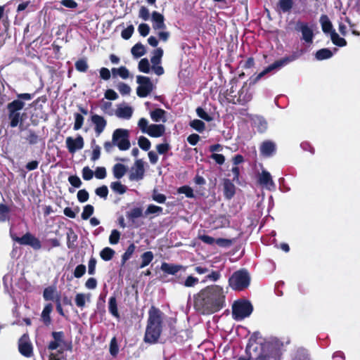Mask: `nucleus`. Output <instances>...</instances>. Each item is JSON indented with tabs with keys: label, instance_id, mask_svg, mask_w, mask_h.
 I'll list each match as a JSON object with an SVG mask.
<instances>
[{
	"label": "nucleus",
	"instance_id": "nucleus-1",
	"mask_svg": "<svg viewBox=\"0 0 360 360\" xmlns=\"http://www.w3.org/2000/svg\"><path fill=\"white\" fill-rule=\"evenodd\" d=\"M226 294L224 289L218 285L207 286L195 297V307L202 314L215 313L225 307Z\"/></svg>",
	"mask_w": 360,
	"mask_h": 360
},
{
	"label": "nucleus",
	"instance_id": "nucleus-2",
	"mask_svg": "<svg viewBox=\"0 0 360 360\" xmlns=\"http://www.w3.org/2000/svg\"><path fill=\"white\" fill-rule=\"evenodd\" d=\"M164 314L158 308L152 306L148 311V319L144 335V341L155 344L160 338L163 329Z\"/></svg>",
	"mask_w": 360,
	"mask_h": 360
},
{
	"label": "nucleus",
	"instance_id": "nucleus-3",
	"mask_svg": "<svg viewBox=\"0 0 360 360\" xmlns=\"http://www.w3.org/2000/svg\"><path fill=\"white\" fill-rule=\"evenodd\" d=\"M253 307L250 301L238 300L232 305V316L236 321L248 317L252 312Z\"/></svg>",
	"mask_w": 360,
	"mask_h": 360
},
{
	"label": "nucleus",
	"instance_id": "nucleus-4",
	"mask_svg": "<svg viewBox=\"0 0 360 360\" xmlns=\"http://www.w3.org/2000/svg\"><path fill=\"white\" fill-rule=\"evenodd\" d=\"M53 340L48 345L49 350L58 349L60 354L65 351H70L72 349V344L65 340V334L63 331H53L51 333Z\"/></svg>",
	"mask_w": 360,
	"mask_h": 360
},
{
	"label": "nucleus",
	"instance_id": "nucleus-5",
	"mask_svg": "<svg viewBox=\"0 0 360 360\" xmlns=\"http://www.w3.org/2000/svg\"><path fill=\"white\" fill-rule=\"evenodd\" d=\"M250 281V276L245 270L236 271L229 279L230 287L235 290H243L248 288Z\"/></svg>",
	"mask_w": 360,
	"mask_h": 360
},
{
	"label": "nucleus",
	"instance_id": "nucleus-6",
	"mask_svg": "<svg viewBox=\"0 0 360 360\" xmlns=\"http://www.w3.org/2000/svg\"><path fill=\"white\" fill-rule=\"evenodd\" d=\"M129 133L127 129H117L112 134V141L120 150H127L130 148Z\"/></svg>",
	"mask_w": 360,
	"mask_h": 360
},
{
	"label": "nucleus",
	"instance_id": "nucleus-7",
	"mask_svg": "<svg viewBox=\"0 0 360 360\" xmlns=\"http://www.w3.org/2000/svg\"><path fill=\"white\" fill-rule=\"evenodd\" d=\"M232 89L233 87L227 95V100L229 103L233 104L245 105L252 100V94L247 86H243L238 91V95H232V93L233 92Z\"/></svg>",
	"mask_w": 360,
	"mask_h": 360
},
{
	"label": "nucleus",
	"instance_id": "nucleus-8",
	"mask_svg": "<svg viewBox=\"0 0 360 360\" xmlns=\"http://www.w3.org/2000/svg\"><path fill=\"white\" fill-rule=\"evenodd\" d=\"M280 350L272 342H265L262 346V352L256 360H280Z\"/></svg>",
	"mask_w": 360,
	"mask_h": 360
},
{
	"label": "nucleus",
	"instance_id": "nucleus-9",
	"mask_svg": "<svg viewBox=\"0 0 360 360\" xmlns=\"http://www.w3.org/2000/svg\"><path fill=\"white\" fill-rule=\"evenodd\" d=\"M136 83L139 84L136 94L140 98L147 97L153 91L154 85L148 77L137 75Z\"/></svg>",
	"mask_w": 360,
	"mask_h": 360
},
{
	"label": "nucleus",
	"instance_id": "nucleus-10",
	"mask_svg": "<svg viewBox=\"0 0 360 360\" xmlns=\"http://www.w3.org/2000/svg\"><path fill=\"white\" fill-rule=\"evenodd\" d=\"M297 58H298L297 56L293 54L292 56L285 57V58H281V60L275 61L274 63H272L270 65H269L268 67H266L259 74H258L257 76L256 77L255 80L256 81L259 80L266 74H267L273 70L281 69V68L284 67L285 65H288V63L295 60Z\"/></svg>",
	"mask_w": 360,
	"mask_h": 360
},
{
	"label": "nucleus",
	"instance_id": "nucleus-11",
	"mask_svg": "<svg viewBox=\"0 0 360 360\" xmlns=\"http://www.w3.org/2000/svg\"><path fill=\"white\" fill-rule=\"evenodd\" d=\"M11 237L13 240L18 242L20 245H30L34 250H39L41 248L40 240L36 238L34 236L30 233H27L23 235L22 237H14L11 234Z\"/></svg>",
	"mask_w": 360,
	"mask_h": 360
},
{
	"label": "nucleus",
	"instance_id": "nucleus-12",
	"mask_svg": "<svg viewBox=\"0 0 360 360\" xmlns=\"http://www.w3.org/2000/svg\"><path fill=\"white\" fill-rule=\"evenodd\" d=\"M34 96V94H18L17 99L7 105V110L20 112L25 107V101H30Z\"/></svg>",
	"mask_w": 360,
	"mask_h": 360
},
{
	"label": "nucleus",
	"instance_id": "nucleus-13",
	"mask_svg": "<svg viewBox=\"0 0 360 360\" xmlns=\"http://www.w3.org/2000/svg\"><path fill=\"white\" fill-rule=\"evenodd\" d=\"M145 174L144 162L141 159L136 160L131 168L129 179L131 181H139L143 179Z\"/></svg>",
	"mask_w": 360,
	"mask_h": 360
},
{
	"label": "nucleus",
	"instance_id": "nucleus-14",
	"mask_svg": "<svg viewBox=\"0 0 360 360\" xmlns=\"http://www.w3.org/2000/svg\"><path fill=\"white\" fill-rule=\"evenodd\" d=\"M296 30L302 33V39L307 44H311L314 39V32L311 27L304 22H297L296 24Z\"/></svg>",
	"mask_w": 360,
	"mask_h": 360
},
{
	"label": "nucleus",
	"instance_id": "nucleus-15",
	"mask_svg": "<svg viewBox=\"0 0 360 360\" xmlns=\"http://www.w3.org/2000/svg\"><path fill=\"white\" fill-rule=\"evenodd\" d=\"M257 181L263 188L269 191H274L276 184L273 181L271 174L266 170H262L258 175Z\"/></svg>",
	"mask_w": 360,
	"mask_h": 360
},
{
	"label": "nucleus",
	"instance_id": "nucleus-16",
	"mask_svg": "<svg viewBox=\"0 0 360 360\" xmlns=\"http://www.w3.org/2000/svg\"><path fill=\"white\" fill-rule=\"evenodd\" d=\"M65 144L68 151L73 154L77 150L83 148L84 144V139L81 135H78L75 139L69 136L66 138Z\"/></svg>",
	"mask_w": 360,
	"mask_h": 360
},
{
	"label": "nucleus",
	"instance_id": "nucleus-17",
	"mask_svg": "<svg viewBox=\"0 0 360 360\" xmlns=\"http://www.w3.org/2000/svg\"><path fill=\"white\" fill-rule=\"evenodd\" d=\"M18 349L20 353L25 356L30 357L33 354V348L29 338L26 335H23L18 342Z\"/></svg>",
	"mask_w": 360,
	"mask_h": 360
},
{
	"label": "nucleus",
	"instance_id": "nucleus-18",
	"mask_svg": "<svg viewBox=\"0 0 360 360\" xmlns=\"http://www.w3.org/2000/svg\"><path fill=\"white\" fill-rule=\"evenodd\" d=\"M249 117L251 121V125L255 128L259 133H264L268 129V123L266 120L262 116L256 115H250Z\"/></svg>",
	"mask_w": 360,
	"mask_h": 360
},
{
	"label": "nucleus",
	"instance_id": "nucleus-19",
	"mask_svg": "<svg viewBox=\"0 0 360 360\" xmlns=\"http://www.w3.org/2000/svg\"><path fill=\"white\" fill-rule=\"evenodd\" d=\"M91 121L94 126V131L96 134L97 136H100L106 127V120L101 115L97 114H92L91 116Z\"/></svg>",
	"mask_w": 360,
	"mask_h": 360
},
{
	"label": "nucleus",
	"instance_id": "nucleus-20",
	"mask_svg": "<svg viewBox=\"0 0 360 360\" xmlns=\"http://www.w3.org/2000/svg\"><path fill=\"white\" fill-rule=\"evenodd\" d=\"M276 150V143L270 140L263 141L259 147L260 154L266 158H269L274 155Z\"/></svg>",
	"mask_w": 360,
	"mask_h": 360
},
{
	"label": "nucleus",
	"instance_id": "nucleus-21",
	"mask_svg": "<svg viewBox=\"0 0 360 360\" xmlns=\"http://www.w3.org/2000/svg\"><path fill=\"white\" fill-rule=\"evenodd\" d=\"M160 269L165 274L174 276L181 271L184 272L186 267L180 264L162 262Z\"/></svg>",
	"mask_w": 360,
	"mask_h": 360
},
{
	"label": "nucleus",
	"instance_id": "nucleus-22",
	"mask_svg": "<svg viewBox=\"0 0 360 360\" xmlns=\"http://www.w3.org/2000/svg\"><path fill=\"white\" fill-rule=\"evenodd\" d=\"M151 20L153 22V28L154 30L165 29L166 27L164 22L165 18L163 15L157 11H153L152 13Z\"/></svg>",
	"mask_w": 360,
	"mask_h": 360
},
{
	"label": "nucleus",
	"instance_id": "nucleus-23",
	"mask_svg": "<svg viewBox=\"0 0 360 360\" xmlns=\"http://www.w3.org/2000/svg\"><path fill=\"white\" fill-rule=\"evenodd\" d=\"M224 195L226 199L231 200L236 193V186L233 182L228 179H225L223 183Z\"/></svg>",
	"mask_w": 360,
	"mask_h": 360
},
{
	"label": "nucleus",
	"instance_id": "nucleus-24",
	"mask_svg": "<svg viewBox=\"0 0 360 360\" xmlns=\"http://www.w3.org/2000/svg\"><path fill=\"white\" fill-rule=\"evenodd\" d=\"M319 22L321 25L322 31L325 34L330 35L332 32L335 31L328 15H321L319 19Z\"/></svg>",
	"mask_w": 360,
	"mask_h": 360
},
{
	"label": "nucleus",
	"instance_id": "nucleus-25",
	"mask_svg": "<svg viewBox=\"0 0 360 360\" xmlns=\"http://www.w3.org/2000/svg\"><path fill=\"white\" fill-rule=\"evenodd\" d=\"M165 132V127L164 124H150L149 129L146 134L151 137H160Z\"/></svg>",
	"mask_w": 360,
	"mask_h": 360
},
{
	"label": "nucleus",
	"instance_id": "nucleus-26",
	"mask_svg": "<svg viewBox=\"0 0 360 360\" xmlns=\"http://www.w3.org/2000/svg\"><path fill=\"white\" fill-rule=\"evenodd\" d=\"M133 114V109L130 106H120L118 107L115 115L117 117L125 120H129Z\"/></svg>",
	"mask_w": 360,
	"mask_h": 360
},
{
	"label": "nucleus",
	"instance_id": "nucleus-27",
	"mask_svg": "<svg viewBox=\"0 0 360 360\" xmlns=\"http://www.w3.org/2000/svg\"><path fill=\"white\" fill-rule=\"evenodd\" d=\"M143 216V208L141 207H135L126 212L127 218L132 223L135 220Z\"/></svg>",
	"mask_w": 360,
	"mask_h": 360
},
{
	"label": "nucleus",
	"instance_id": "nucleus-28",
	"mask_svg": "<svg viewBox=\"0 0 360 360\" xmlns=\"http://www.w3.org/2000/svg\"><path fill=\"white\" fill-rule=\"evenodd\" d=\"M53 310V305L51 304H47L41 315V319L45 326H49L51 323V313Z\"/></svg>",
	"mask_w": 360,
	"mask_h": 360
},
{
	"label": "nucleus",
	"instance_id": "nucleus-29",
	"mask_svg": "<svg viewBox=\"0 0 360 360\" xmlns=\"http://www.w3.org/2000/svg\"><path fill=\"white\" fill-rule=\"evenodd\" d=\"M108 311L112 316L116 318L118 321L120 319V315L118 312L117 304L116 297L112 296L108 300Z\"/></svg>",
	"mask_w": 360,
	"mask_h": 360
},
{
	"label": "nucleus",
	"instance_id": "nucleus-30",
	"mask_svg": "<svg viewBox=\"0 0 360 360\" xmlns=\"http://www.w3.org/2000/svg\"><path fill=\"white\" fill-rule=\"evenodd\" d=\"M165 113H166V112L164 110H162L161 108H156L154 110H152L150 112V117L153 121H154L155 122H166Z\"/></svg>",
	"mask_w": 360,
	"mask_h": 360
},
{
	"label": "nucleus",
	"instance_id": "nucleus-31",
	"mask_svg": "<svg viewBox=\"0 0 360 360\" xmlns=\"http://www.w3.org/2000/svg\"><path fill=\"white\" fill-rule=\"evenodd\" d=\"M8 117L10 120V126L15 127L21 122L20 112L8 110Z\"/></svg>",
	"mask_w": 360,
	"mask_h": 360
},
{
	"label": "nucleus",
	"instance_id": "nucleus-32",
	"mask_svg": "<svg viewBox=\"0 0 360 360\" xmlns=\"http://www.w3.org/2000/svg\"><path fill=\"white\" fill-rule=\"evenodd\" d=\"M333 52L328 49L324 48L318 50L315 53V58L317 60H323L332 58Z\"/></svg>",
	"mask_w": 360,
	"mask_h": 360
},
{
	"label": "nucleus",
	"instance_id": "nucleus-33",
	"mask_svg": "<svg viewBox=\"0 0 360 360\" xmlns=\"http://www.w3.org/2000/svg\"><path fill=\"white\" fill-rule=\"evenodd\" d=\"M127 167L121 163H117L113 166L112 173L115 178L120 179L127 172Z\"/></svg>",
	"mask_w": 360,
	"mask_h": 360
},
{
	"label": "nucleus",
	"instance_id": "nucleus-34",
	"mask_svg": "<svg viewBox=\"0 0 360 360\" xmlns=\"http://www.w3.org/2000/svg\"><path fill=\"white\" fill-rule=\"evenodd\" d=\"M134 58H139L146 53V48L141 43L136 44L131 49Z\"/></svg>",
	"mask_w": 360,
	"mask_h": 360
},
{
	"label": "nucleus",
	"instance_id": "nucleus-35",
	"mask_svg": "<svg viewBox=\"0 0 360 360\" xmlns=\"http://www.w3.org/2000/svg\"><path fill=\"white\" fill-rule=\"evenodd\" d=\"M153 253L151 251L145 252L141 255V263L139 269H143L148 266L153 259Z\"/></svg>",
	"mask_w": 360,
	"mask_h": 360
},
{
	"label": "nucleus",
	"instance_id": "nucleus-36",
	"mask_svg": "<svg viewBox=\"0 0 360 360\" xmlns=\"http://www.w3.org/2000/svg\"><path fill=\"white\" fill-rule=\"evenodd\" d=\"M112 73L114 77L118 75L124 79H127L129 77V72L124 66H121L119 68H112Z\"/></svg>",
	"mask_w": 360,
	"mask_h": 360
},
{
	"label": "nucleus",
	"instance_id": "nucleus-37",
	"mask_svg": "<svg viewBox=\"0 0 360 360\" xmlns=\"http://www.w3.org/2000/svg\"><path fill=\"white\" fill-rule=\"evenodd\" d=\"M10 208L4 204H0V222L8 221L10 219Z\"/></svg>",
	"mask_w": 360,
	"mask_h": 360
},
{
	"label": "nucleus",
	"instance_id": "nucleus-38",
	"mask_svg": "<svg viewBox=\"0 0 360 360\" xmlns=\"http://www.w3.org/2000/svg\"><path fill=\"white\" fill-rule=\"evenodd\" d=\"M330 37L332 42L335 45L340 47L346 46V40L344 38L340 37L335 31L332 32V33L330 34Z\"/></svg>",
	"mask_w": 360,
	"mask_h": 360
},
{
	"label": "nucleus",
	"instance_id": "nucleus-39",
	"mask_svg": "<svg viewBox=\"0 0 360 360\" xmlns=\"http://www.w3.org/2000/svg\"><path fill=\"white\" fill-rule=\"evenodd\" d=\"M77 239V236L72 229H70L67 232V246L69 249L75 248V243Z\"/></svg>",
	"mask_w": 360,
	"mask_h": 360
},
{
	"label": "nucleus",
	"instance_id": "nucleus-40",
	"mask_svg": "<svg viewBox=\"0 0 360 360\" xmlns=\"http://www.w3.org/2000/svg\"><path fill=\"white\" fill-rule=\"evenodd\" d=\"M110 188L116 193L120 195L124 194L127 188L126 186L121 184L120 181H114L110 184Z\"/></svg>",
	"mask_w": 360,
	"mask_h": 360
},
{
	"label": "nucleus",
	"instance_id": "nucleus-41",
	"mask_svg": "<svg viewBox=\"0 0 360 360\" xmlns=\"http://www.w3.org/2000/svg\"><path fill=\"white\" fill-rule=\"evenodd\" d=\"M163 56V50L161 48H158L153 51V55L150 58L153 65H159L161 62V58Z\"/></svg>",
	"mask_w": 360,
	"mask_h": 360
},
{
	"label": "nucleus",
	"instance_id": "nucleus-42",
	"mask_svg": "<svg viewBox=\"0 0 360 360\" xmlns=\"http://www.w3.org/2000/svg\"><path fill=\"white\" fill-rule=\"evenodd\" d=\"M216 228H222L229 226L230 224L229 219L226 215H219L215 220Z\"/></svg>",
	"mask_w": 360,
	"mask_h": 360
},
{
	"label": "nucleus",
	"instance_id": "nucleus-43",
	"mask_svg": "<svg viewBox=\"0 0 360 360\" xmlns=\"http://www.w3.org/2000/svg\"><path fill=\"white\" fill-rule=\"evenodd\" d=\"M293 6L292 0H279L278 6L283 13H288L292 9Z\"/></svg>",
	"mask_w": 360,
	"mask_h": 360
},
{
	"label": "nucleus",
	"instance_id": "nucleus-44",
	"mask_svg": "<svg viewBox=\"0 0 360 360\" xmlns=\"http://www.w3.org/2000/svg\"><path fill=\"white\" fill-rule=\"evenodd\" d=\"M135 249L136 246L134 243H131L128 246L125 252L122 256V264H124L125 262L131 257Z\"/></svg>",
	"mask_w": 360,
	"mask_h": 360
},
{
	"label": "nucleus",
	"instance_id": "nucleus-45",
	"mask_svg": "<svg viewBox=\"0 0 360 360\" xmlns=\"http://www.w3.org/2000/svg\"><path fill=\"white\" fill-rule=\"evenodd\" d=\"M162 207L151 204L148 206L144 214L145 216H148L152 214L159 215L162 212Z\"/></svg>",
	"mask_w": 360,
	"mask_h": 360
},
{
	"label": "nucleus",
	"instance_id": "nucleus-46",
	"mask_svg": "<svg viewBox=\"0 0 360 360\" xmlns=\"http://www.w3.org/2000/svg\"><path fill=\"white\" fill-rule=\"evenodd\" d=\"M114 255L115 251L110 248H105L100 252V256L104 261L110 260Z\"/></svg>",
	"mask_w": 360,
	"mask_h": 360
},
{
	"label": "nucleus",
	"instance_id": "nucleus-47",
	"mask_svg": "<svg viewBox=\"0 0 360 360\" xmlns=\"http://www.w3.org/2000/svg\"><path fill=\"white\" fill-rule=\"evenodd\" d=\"M86 300V295L84 293H77L75 295V304L77 307H78L80 309H83L85 307ZM87 300H89V297H87Z\"/></svg>",
	"mask_w": 360,
	"mask_h": 360
},
{
	"label": "nucleus",
	"instance_id": "nucleus-48",
	"mask_svg": "<svg viewBox=\"0 0 360 360\" xmlns=\"http://www.w3.org/2000/svg\"><path fill=\"white\" fill-rule=\"evenodd\" d=\"M139 146L143 150L148 151L151 146L150 141L145 136H140L138 139Z\"/></svg>",
	"mask_w": 360,
	"mask_h": 360
},
{
	"label": "nucleus",
	"instance_id": "nucleus-49",
	"mask_svg": "<svg viewBox=\"0 0 360 360\" xmlns=\"http://www.w3.org/2000/svg\"><path fill=\"white\" fill-rule=\"evenodd\" d=\"M75 68L78 72H85L88 69V63L86 59H79L75 62Z\"/></svg>",
	"mask_w": 360,
	"mask_h": 360
},
{
	"label": "nucleus",
	"instance_id": "nucleus-50",
	"mask_svg": "<svg viewBox=\"0 0 360 360\" xmlns=\"http://www.w3.org/2000/svg\"><path fill=\"white\" fill-rule=\"evenodd\" d=\"M138 68L141 72L149 73L150 69L148 60L147 58H142L139 63Z\"/></svg>",
	"mask_w": 360,
	"mask_h": 360
},
{
	"label": "nucleus",
	"instance_id": "nucleus-51",
	"mask_svg": "<svg viewBox=\"0 0 360 360\" xmlns=\"http://www.w3.org/2000/svg\"><path fill=\"white\" fill-rule=\"evenodd\" d=\"M74 117H75V123H74L73 129H74V130L77 131L82 128L83 123H84V118L83 115L79 113H75Z\"/></svg>",
	"mask_w": 360,
	"mask_h": 360
},
{
	"label": "nucleus",
	"instance_id": "nucleus-52",
	"mask_svg": "<svg viewBox=\"0 0 360 360\" xmlns=\"http://www.w3.org/2000/svg\"><path fill=\"white\" fill-rule=\"evenodd\" d=\"M190 126L198 132H202L205 129V123L200 120H194L191 122Z\"/></svg>",
	"mask_w": 360,
	"mask_h": 360
},
{
	"label": "nucleus",
	"instance_id": "nucleus-53",
	"mask_svg": "<svg viewBox=\"0 0 360 360\" xmlns=\"http://www.w3.org/2000/svg\"><path fill=\"white\" fill-rule=\"evenodd\" d=\"M94 208L91 205H86L84 207L83 212L82 213V219L84 220L88 219L94 213Z\"/></svg>",
	"mask_w": 360,
	"mask_h": 360
},
{
	"label": "nucleus",
	"instance_id": "nucleus-54",
	"mask_svg": "<svg viewBox=\"0 0 360 360\" xmlns=\"http://www.w3.org/2000/svg\"><path fill=\"white\" fill-rule=\"evenodd\" d=\"M177 192L179 193L185 194L187 198H194L193 191L188 186H183L178 188Z\"/></svg>",
	"mask_w": 360,
	"mask_h": 360
},
{
	"label": "nucleus",
	"instance_id": "nucleus-55",
	"mask_svg": "<svg viewBox=\"0 0 360 360\" xmlns=\"http://www.w3.org/2000/svg\"><path fill=\"white\" fill-rule=\"evenodd\" d=\"M199 283V280L198 278L194 277L193 276H188L185 278V282H184V286L187 288H192L195 286Z\"/></svg>",
	"mask_w": 360,
	"mask_h": 360
},
{
	"label": "nucleus",
	"instance_id": "nucleus-56",
	"mask_svg": "<svg viewBox=\"0 0 360 360\" xmlns=\"http://www.w3.org/2000/svg\"><path fill=\"white\" fill-rule=\"evenodd\" d=\"M120 238V232L117 229H113L109 236V243L111 245H116L119 243Z\"/></svg>",
	"mask_w": 360,
	"mask_h": 360
},
{
	"label": "nucleus",
	"instance_id": "nucleus-57",
	"mask_svg": "<svg viewBox=\"0 0 360 360\" xmlns=\"http://www.w3.org/2000/svg\"><path fill=\"white\" fill-rule=\"evenodd\" d=\"M234 239H227V238H217L216 239L215 243L219 247L228 248L230 247L233 243Z\"/></svg>",
	"mask_w": 360,
	"mask_h": 360
},
{
	"label": "nucleus",
	"instance_id": "nucleus-58",
	"mask_svg": "<svg viewBox=\"0 0 360 360\" xmlns=\"http://www.w3.org/2000/svg\"><path fill=\"white\" fill-rule=\"evenodd\" d=\"M117 90L122 95H129L131 91V87L123 82H120L117 86Z\"/></svg>",
	"mask_w": 360,
	"mask_h": 360
},
{
	"label": "nucleus",
	"instance_id": "nucleus-59",
	"mask_svg": "<svg viewBox=\"0 0 360 360\" xmlns=\"http://www.w3.org/2000/svg\"><path fill=\"white\" fill-rule=\"evenodd\" d=\"M138 127L142 133L146 134L149 129L150 124L148 120L142 117L139 120Z\"/></svg>",
	"mask_w": 360,
	"mask_h": 360
},
{
	"label": "nucleus",
	"instance_id": "nucleus-60",
	"mask_svg": "<svg viewBox=\"0 0 360 360\" xmlns=\"http://www.w3.org/2000/svg\"><path fill=\"white\" fill-rule=\"evenodd\" d=\"M55 290L53 287H48L43 292V297L45 300H53Z\"/></svg>",
	"mask_w": 360,
	"mask_h": 360
},
{
	"label": "nucleus",
	"instance_id": "nucleus-61",
	"mask_svg": "<svg viewBox=\"0 0 360 360\" xmlns=\"http://www.w3.org/2000/svg\"><path fill=\"white\" fill-rule=\"evenodd\" d=\"M119 347L115 337L112 338L110 343V353L112 356H115L118 354Z\"/></svg>",
	"mask_w": 360,
	"mask_h": 360
},
{
	"label": "nucleus",
	"instance_id": "nucleus-62",
	"mask_svg": "<svg viewBox=\"0 0 360 360\" xmlns=\"http://www.w3.org/2000/svg\"><path fill=\"white\" fill-rule=\"evenodd\" d=\"M152 198L158 203H164L166 201V196L164 194L159 193L157 190H153L152 193Z\"/></svg>",
	"mask_w": 360,
	"mask_h": 360
},
{
	"label": "nucleus",
	"instance_id": "nucleus-63",
	"mask_svg": "<svg viewBox=\"0 0 360 360\" xmlns=\"http://www.w3.org/2000/svg\"><path fill=\"white\" fill-rule=\"evenodd\" d=\"M134 31V26L132 25H130L122 31L121 36L124 39H129L133 34Z\"/></svg>",
	"mask_w": 360,
	"mask_h": 360
},
{
	"label": "nucleus",
	"instance_id": "nucleus-64",
	"mask_svg": "<svg viewBox=\"0 0 360 360\" xmlns=\"http://www.w3.org/2000/svg\"><path fill=\"white\" fill-rule=\"evenodd\" d=\"M86 271V266L84 264H79L76 266L74 271V276L77 278H81Z\"/></svg>",
	"mask_w": 360,
	"mask_h": 360
}]
</instances>
